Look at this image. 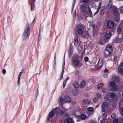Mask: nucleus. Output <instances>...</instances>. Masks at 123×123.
Returning a JSON list of instances; mask_svg holds the SVG:
<instances>
[{"label": "nucleus", "mask_w": 123, "mask_h": 123, "mask_svg": "<svg viewBox=\"0 0 123 123\" xmlns=\"http://www.w3.org/2000/svg\"><path fill=\"white\" fill-rule=\"evenodd\" d=\"M74 86L76 90H77L79 87V84L77 81L74 82Z\"/></svg>", "instance_id": "25"}, {"label": "nucleus", "mask_w": 123, "mask_h": 123, "mask_svg": "<svg viewBox=\"0 0 123 123\" xmlns=\"http://www.w3.org/2000/svg\"><path fill=\"white\" fill-rule=\"evenodd\" d=\"M58 111L56 112V117H55L56 118H61L62 117L64 112L63 111L61 110V109H59V108L58 107L57 109Z\"/></svg>", "instance_id": "5"}, {"label": "nucleus", "mask_w": 123, "mask_h": 123, "mask_svg": "<svg viewBox=\"0 0 123 123\" xmlns=\"http://www.w3.org/2000/svg\"><path fill=\"white\" fill-rule=\"evenodd\" d=\"M64 99L65 100V103L67 102L70 103L71 101L70 97L67 96H65L64 97Z\"/></svg>", "instance_id": "19"}, {"label": "nucleus", "mask_w": 123, "mask_h": 123, "mask_svg": "<svg viewBox=\"0 0 123 123\" xmlns=\"http://www.w3.org/2000/svg\"><path fill=\"white\" fill-rule=\"evenodd\" d=\"M90 102L87 99H83L81 101V103L83 105H87L89 104Z\"/></svg>", "instance_id": "20"}, {"label": "nucleus", "mask_w": 123, "mask_h": 123, "mask_svg": "<svg viewBox=\"0 0 123 123\" xmlns=\"http://www.w3.org/2000/svg\"><path fill=\"white\" fill-rule=\"evenodd\" d=\"M106 89L104 87L103 88L102 90V92L103 93H105L106 92Z\"/></svg>", "instance_id": "48"}, {"label": "nucleus", "mask_w": 123, "mask_h": 123, "mask_svg": "<svg viewBox=\"0 0 123 123\" xmlns=\"http://www.w3.org/2000/svg\"><path fill=\"white\" fill-rule=\"evenodd\" d=\"M87 110L88 111L91 112L92 114L93 113V108L89 107L87 108Z\"/></svg>", "instance_id": "34"}, {"label": "nucleus", "mask_w": 123, "mask_h": 123, "mask_svg": "<svg viewBox=\"0 0 123 123\" xmlns=\"http://www.w3.org/2000/svg\"><path fill=\"white\" fill-rule=\"evenodd\" d=\"M118 89V86L116 85L112 87V90L113 91H116Z\"/></svg>", "instance_id": "30"}, {"label": "nucleus", "mask_w": 123, "mask_h": 123, "mask_svg": "<svg viewBox=\"0 0 123 123\" xmlns=\"http://www.w3.org/2000/svg\"><path fill=\"white\" fill-rule=\"evenodd\" d=\"M117 57L114 56L113 59V60L115 62H116L117 60Z\"/></svg>", "instance_id": "61"}, {"label": "nucleus", "mask_w": 123, "mask_h": 123, "mask_svg": "<svg viewBox=\"0 0 123 123\" xmlns=\"http://www.w3.org/2000/svg\"><path fill=\"white\" fill-rule=\"evenodd\" d=\"M118 119L117 118L115 119L113 121V123H117L118 122Z\"/></svg>", "instance_id": "50"}, {"label": "nucleus", "mask_w": 123, "mask_h": 123, "mask_svg": "<svg viewBox=\"0 0 123 123\" xmlns=\"http://www.w3.org/2000/svg\"><path fill=\"white\" fill-rule=\"evenodd\" d=\"M120 18L119 16H117L115 17L114 18L115 21L117 22L118 23L119 21Z\"/></svg>", "instance_id": "35"}, {"label": "nucleus", "mask_w": 123, "mask_h": 123, "mask_svg": "<svg viewBox=\"0 0 123 123\" xmlns=\"http://www.w3.org/2000/svg\"><path fill=\"white\" fill-rule=\"evenodd\" d=\"M92 15V12L91 11L89 7H88V10L87 11L86 16H91Z\"/></svg>", "instance_id": "27"}, {"label": "nucleus", "mask_w": 123, "mask_h": 123, "mask_svg": "<svg viewBox=\"0 0 123 123\" xmlns=\"http://www.w3.org/2000/svg\"><path fill=\"white\" fill-rule=\"evenodd\" d=\"M108 69H107L106 68H105V70L104 71V72L105 73H107L108 72Z\"/></svg>", "instance_id": "63"}, {"label": "nucleus", "mask_w": 123, "mask_h": 123, "mask_svg": "<svg viewBox=\"0 0 123 123\" xmlns=\"http://www.w3.org/2000/svg\"><path fill=\"white\" fill-rule=\"evenodd\" d=\"M78 36H76L74 38V43L75 46L77 45L78 44Z\"/></svg>", "instance_id": "29"}, {"label": "nucleus", "mask_w": 123, "mask_h": 123, "mask_svg": "<svg viewBox=\"0 0 123 123\" xmlns=\"http://www.w3.org/2000/svg\"><path fill=\"white\" fill-rule=\"evenodd\" d=\"M104 84L103 83H101L99 84L98 86V88L99 89H101L103 86Z\"/></svg>", "instance_id": "36"}, {"label": "nucleus", "mask_w": 123, "mask_h": 123, "mask_svg": "<svg viewBox=\"0 0 123 123\" xmlns=\"http://www.w3.org/2000/svg\"><path fill=\"white\" fill-rule=\"evenodd\" d=\"M109 105L108 103L106 102H104L103 103L102 106V111L104 112L105 111V108H107Z\"/></svg>", "instance_id": "11"}, {"label": "nucleus", "mask_w": 123, "mask_h": 123, "mask_svg": "<svg viewBox=\"0 0 123 123\" xmlns=\"http://www.w3.org/2000/svg\"><path fill=\"white\" fill-rule=\"evenodd\" d=\"M119 121L120 123H123V118H119Z\"/></svg>", "instance_id": "52"}, {"label": "nucleus", "mask_w": 123, "mask_h": 123, "mask_svg": "<svg viewBox=\"0 0 123 123\" xmlns=\"http://www.w3.org/2000/svg\"><path fill=\"white\" fill-rule=\"evenodd\" d=\"M103 119H105L106 117L107 114L106 112H104L103 114Z\"/></svg>", "instance_id": "41"}, {"label": "nucleus", "mask_w": 123, "mask_h": 123, "mask_svg": "<svg viewBox=\"0 0 123 123\" xmlns=\"http://www.w3.org/2000/svg\"><path fill=\"white\" fill-rule=\"evenodd\" d=\"M118 94L120 97L123 96V89H121L119 90L118 91Z\"/></svg>", "instance_id": "26"}, {"label": "nucleus", "mask_w": 123, "mask_h": 123, "mask_svg": "<svg viewBox=\"0 0 123 123\" xmlns=\"http://www.w3.org/2000/svg\"><path fill=\"white\" fill-rule=\"evenodd\" d=\"M107 41V39H104L103 38L102 39H100L98 41V43L100 45H104L106 43Z\"/></svg>", "instance_id": "13"}, {"label": "nucleus", "mask_w": 123, "mask_h": 123, "mask_svg": "<svg viewBox=\"0 0 123 123\" xmlns=\"http://www.w3.org/2000/svg\"><path fill=\"white\" fill-rule=\"evenodd\" d=\"M89 60L88 58L87 57H85L84 58V61L86 62H87Z\"/></svg>", "instance_id": "53"}, {"label": "nucleus", "mask_w": 123, "mask_h": 123, "mask_svg": "<svg viewBox=\"0 0 123 123\" xmlns=\"http://www.w3.org/2000/svg\"><path fill=\"white\" fill-rule=\"evenodd\" d=\"M79 71H76L75 73V74L76 75H77L79 73Z\"/></svg>", "instance_id": "57"}, {"label": "nucleus", "mask_w": 123, "mask_h": 123, "mask_svg": "<svg viewBox=\"0 0 123 123\" xmlns=\"http://www.w3.org/2000/svg\"><path fill=\"white\" fill-rule=\"evenodd\" d=\"M103 64V60L102 58L99 59L97 65V68L98 69H100Z\"/></svg>", "instance_id": "8"}, {"label": "nucleus", "mask_w": 123, "mask_h": 123, "mask_svg": "<svg viewBox=\"0 0 123 123\" xmlns=\"http://www.w3.org/2000/svg\"><path fill=\"white\" fill-rule=\"evenodd\" d=\"M85 27L82 24L77 25L76 27V30L78 33L80 35H82L83 33Z\"/></svg>", "instance_id": "3"}, {"label": "nucleus", "mask_w": 123, "mask_h": 123, "mask_svg": "<svg viewBox=\"0 0 123 123\" xmlns=\"http://www.w3.org/2000/svg\"><path fill=\"white\" fill-rule=\"evenodd\" d=\"M71 63L72 64V66L75 68H78V64L79 62L76 59L72 58L71 60Z\"/></svg>", "instance_id": "6"}, {"label": "nucleus", "mask_w": 123, "mask_h": 123, "mask_svg": "<svg viewBox=\"0 0 123 123\" xmlns=\"http://www.w3.org/2000/svg\"><path fill=\"white\" fill-rule=\"evenodd\" d=\"M98 101V98L95 97L93 99V101L94 102H96Z\"/></svg>", "instance_id": "51"}, {"label": "nucleus", "mask_w": 123, "mask_h": 123, "mask_svg": "<svg viewBox=\"0 0 123 123\" xmlns=\"http://www.w3.org/2000/svg\"><path fill=\"white\" fill-rule=\"evenodd\" d=\"M107 25L108 28L111 29L114 26V23L111 21H109L107 23Z\"/></svg>", "instance_id": "10"}, {"label": "nucleus", "mask_w": 123, "mask_h": 123, "mask_svg": "<svg viewBox=\"0 0 123 123\" xmlns=\"http://www.w3.org/2000/svg\"><path fill=\"white\" fill-rule=\"evenodd\" d=\"M59 102L61 107L62 108H63V104L65 102V101L61 96L59 98Z\"/></svg>", "instance_id": "12"}, {"label": "nucleus", "mask_w": 123, "mask_h": 123, "mask_svg": "<svg viewBox=\"0 0 123 123\" xmlns=\"http://www.w3.org/2000/svg\"><path fill=\"white\" fill-rule=\"evenodd\" d=\"M121 102L120 100L119 104V110L122 116H123V107L122 108L120 106Z\"/></svg>", "instance_id": "16"}, {"label": "nucleus", "mask_w": 123, "mask_h": 123, "mask_svg": "<svg viewBox=\"0 0 123 123\" xmlns=\"http://www.w3.org/2000/svg\"><path fill=\"white\" fill-rule=\"evenodd\" d=\"M92 33L94 37L95 38L96 37V36H97V34L96 31H95L94 30H93L92 32Z\"/></svg>", "instance_id": "33"}, {"label": "nucleus", "mask_w": 123, "mask_h": 123, "mask_svg": "<svg viewBox=\"0 0 123 123\" xmlns=\"http://www.w3.org/2000/svg\"><path fill=\"white\" fill-rule=\"evenodd\" d=\"M30 26L29 25H27L26 26L22 35L23 40H25L28 38L30 33Z\"/></svg>", "instance_id": "1"}, {"label": "nucleus", "mask_w": 123, "mask_h": 123, "mask_svg": "<svg viewBox=\"0 0 123 123\" xmlns=\"http://www.w3.org/2000/svg\"><path fill=\"white\" fill-rule=\"evenodd\" d=\"M112 51L111 45V44L108 45L106 47V50L104 52L105 57H108L110 54L112 53Z\"/></svg>", "instance_id": "2"}, {"label": "nucleus", "mask_w": 123, "mask_h": 123, "mask_svg": "<svg viewBox=\"0 0 123 123\" xmlns=\"http://www.w3.org/2000/svg\"><path fill=\"white\" fill-rule=\"evenodd\" d=\"M31 10L32 11L33 10L34 8V5L33 3H31Z\"/></svg>", "instance_id": "38"}, {"label": "nucleus", "mask_w": 123, "mask_h": 123, "mask_svg": "<svg viewBox=\"0 0 123 123\" xmlns=\"http://www.w3.org/2000/svg\"><path fill=\"white\" fill-rule=\"evenodd\" d=\"M65 123H74L73 119L70 118H67L64 121Z\"/></svg>", "instance_id": "17"}, {"label": "nucleus", "mask_w": 123, "mask_h": 123, "mask_svg": "<svg viewBox=\"0 0 123 123\" xmlns=\"http://www.w3.org/2000/svg\"><path fill=\"white\" fill-rule=\"evenodd\" d=\"M76 1V0H73V2L72 4V11L73 10L74 8V7Z\"/></svg>", "instance_id": "39"}, {"label": "nucleus", "mask_w": 123, "mask_h": 123, "mask_svg": "<svg viewBox=\"0 0 123 123\" xmlns=\"http://www.w3.org/2000/svg\"><path fill=\"white\" fill-rule=\"evenodd\" d=\"M97 25L98 26H100L102 25V22L100 21H98L97 23Z\"/></svg>", "instance_id": "43"}, {"label": "nucleus", "mask_w": 123, "mask_h": 123, "mask_svg": "<svg viewBox=\"0 0 123 123\" xmlns=\"http://www.w3.org/2000/svg\"><path fill=\"white\" fill-rule=\"evenodd\" d=\"M111 34L112 33L111 32H109L106 33L105 37L106 38V39H107V41L110 38Z\"/></svg>", "instance_id": "22"}, {"label": "nucleus", "mask_w": 123, "mask_h": 123, "mask_svg": "<svg viewBox=\"0 0 123 123\" xmlns=\"http://www.w3.org/2000/svg\"><path fill=\"white\" fill-rule=\"evenodd\" d=\"M101 6V3H99L98 4V8H99L100 9Z\"/></svg>", "instance_id": "59"}, {"label": "nucleus", "mask_w": 123, "mask_h": 123, "mask_svg": "<svg viewBox=\"0 0 123 123\" xmlns=\"http://www.w3.org/2000/svg\"><path fill=\"white\" fill-rule=\"evenodd\" d=\"M83 1L84 3H86L88 2L89 0H83Z\"/></svg>", "instance_id": "64"}, {"label": "nucleus", "mask_w": 123, "mask_h": 123, "mask_svg": "<svg viewBox=\"0 0 123 123\" xmlns=\"http://www.w3.org/2000/svg\"><path fill=\"white\" fill-rule=\"evenodd\" d=\"M120 11L123 13V6H122L120 8Z\"/></svg>", "instance_id": "54"}, {"label": "nucleus", "mask_w": 123, "mask_h": 123, "mask_svg": "<svg viewBox=\"0 0 123 123\" xmlns=\"http://www.w3.org/2000/svg\"><path fill=\"white\" fill-rule=\"evenodd\" d=\"M56 53H55V56H54V66H55L56 64Z\"/></svg>", "instance_id": "44"}, {"label": "nucleus", "mask_w": 123, "mask_h": 123, "mask_svg": "<svg viewBox=\"0 0 123 123\" xmlns=\"http://www.w3.org/2000/svg\"><path fill=\"white\" fill-rule=\"evenodd\" d=\"M86 116V115L83 114H82L80 115V118L82 120H84L85 119Z\"/></svg>", "instance_id": "32"}, {"label": "nucleus", "mask_w": 123, "mask_h": 123, "mask_svg": "<svg viewBox=\"0 0 123 123\" xmlns=\"http://www.w3.org/2000/svg\"><path fill=\"white\" fill-rule=\"evenodd\" d=\"M123 40V34H122V37L121 38H117L115 39L116 43H121Z\"/></svg>", "instance_id": "24"}, {"label": "nucleus", "mask_w": 123, "mask_h": 123, "mask_svg": "<svg viewBox=\"0 0 123 123\" xmlns=\"http://www.w3.org/2000/svg\"><path fill=\"white\" fill-rule=\"evenodd\" d=\"M87 7L86 5L83 3L80 5V8L82 12H84L86 10Z\"/></svg>", "instance_id": "14"}, {"label": "nucleus", "mask_w": 123, "mask_h": 123, "mask_svg": "<svg viewBox=\"0 0 123 123\" xmlns=\"http://www.w3.org/2000/svg\"><path fill=\"white\" fill-rule=\"evenodd\" d=\"M111 117L112 118L114 119L116 117V115L114 113H112L111 114Z\"/></svg>", "instance_id": "42"}, {"label": "nucleus", "mask_w": 123, "mask_h": 123, "mask_svg": "<svg viewBox=\"0 0 123 123\" xmlns=\"http://www.w3.org/2000/svg\"><path fill=\"white\" fill-rule=\"evenodd\" d=\"M100 9L99 8H98V9L95 12L94 14V15L96 14L98 12H99V10Z\"/></svg>", "instance_id": "58"}, {"label": "nucleus", "mask_w": 123, "mask_h": 123, "mask_svg": "<svg viewBox=\"0 0 123 123\" xmlns=\"http://www.w3.org/2000/svg\"><path fill=\"white\" fill-rule=\"evenodd\" d=\"M109 93L107 92L104 97V100L108 102H110L111 101V100L109 98Z\"/></svg>", "instance_id": "15"}, {"label": "nucleus", "mask_w": 123, "mask_h": 123, "mask_svg": "<svg viewBox=\"0 0 123 123\" xmlns=\"http://www.w3.org/2000/svg\"><path fill=\"white\" fill-rule=\"evenodd\" d=\"M2 73L3 74H5L6 72V70L4 69H3L2 70Z\"/></svg>", "instance_id": "60"}, {"label": "nucleus", "mask_w": 123, "mask_h": 123, "mask_svg": "<svg viewBox=\"0 0 123 123\" xmlns=\"http://www.w3.org/2000/svg\"><path fill=\"white\" fill-rule=\"evenodd\" d=\"M105 10V6H103L100 11V13L101 15H103L104 14Z\"/></svg>", "instance_id": "21"}, {"label": "nucleus", "mask_w": 123, "mask_h": 123, "mask_svg": "<svg viewBox=\"0 0 123 123\" xmlns=\"http://www.w3.org/2000/svg\"><path fill=\"white\" fill-rule=\"evenodd\" d=\"M78 51H79L81 52L82 51V48L80 46H79L78 47Z\"/></svg>", "instance_id": "46"}, {"label": "nucleus", "mask_w": 123, "mask_h": 123, "mask_svg": "<svg viewBox=\"0 0 123 123\" xmlns=\"http://www.w3.org/2000/svg\"><path fill=\"white\" fill-rule=\"evenodd\" d=\"M86 84L85 81H81L80 83V87L81 88H83L84 87Z\"/></svg>", "instance_id": "28"}, {"label": "nucleus", "mask_w": 123, "mask_h": 123, "mask_svg": "<svg viewBox=\"0 0 123 123\" xmlns=\"http://www.w3.org/2000/svg\"><path fill=\"white\" fill-rule=\"evenodd\" d=\"M37 93H36L35 94V97L36 98H36H37V96H38V88L37 89Z\"/></svg>", "instance_id": "56"}, {"label": "nucleus", "mask_w": 123, "mask_h": 123, "mask_svg": "<svg viewBox=\"0 0 123 123\" xmlns=\"http://www.w3.org/2000/svg\"><path fill=\"white\" fill-rule=\"evenodd\" d=\"M58 107H56L54 109L51 111L50 112L49 114V117L47 118V120L50 121L49 117L52 118L54 116V113L55 114L56 112L58 111Z\"/></svg>", "instance_id": "4"}, {"label": "nucleus", "mask_w": 123, "mask_h": 123, "mask_svg": "<svg viewBox=\"0 0 123 123\" xmlns=\"http://www.w3.org/2000/svg\"><path fill=\"white\" fill-rule=\"evenodd\" d=\"M87 114L88 116H90L92 114L91 112L89 111L87 112Z\"/></svg>", "instance_id": "62"}, {"label": "nucleus", "mask_w": 123, "mask_h": 123, "mask_svg": "<svg viewBox=\"0 0 123 123\" xmlns=\"http://www.w3.org/2000/svg\"><path fill=\"white\" fill-rule=\"evenodd\" d=\"M68 52L69 54H72V52H71V49L70 47L69 48L68 50Z\"/></svg>", "instance_id": "55"}, {"label": "nucleus", "mask_w": 123, "mask_h": 123, "mask_svg": "<svg viewBox=\"0 0 123 123\" xmlns=\"http://www.w3.org/2000/svg\"><path fill=\"white\" fill-rule=\"evenodd\" d=\"M64 66H65V62H64V63L63 64V65L62 67V71L61 73V76L60 77V79L61 80L62 79L63 77V75L64 71Z\"/></svg>", "instance_id": "23"}, {"label": "nucleus", "mask_w": 123, "mask_h": 123, "mask_svg": "<svg viewBox=\"0 0 123 123\" xmlns=\"http://www.w3.org/2000/svg\"><path fill=\"white\" fill-rule=\"evenodd\" d=\"M117 30L118 34L120 33L121 31L122 32L123 31V20L121 21L117 28Z\"/></svg>", "instance_id": "7"}, {"label": "nucleus", "mask_w": 123, "mask_h": 123, "mask_svg": "<svg viewBox=\"0 0 123 123\" xmlns=\"http://www.w3.org/2000/svg\"><path fill=\"white\" fill-rule=\"evenodd\" d=\"M96 96L99 99H100L101 98V94L99 93H97L96 94Z\"/></svg>", "instance_id": "45"}, {"label": "nucleus", "mask_w": 123, "mask_h": 123, "mask_svg": "<svg viewBox=\"0 0 123 123\" xmlns=\"http://www.w3.org/2000/svg\"><path fill=\"white\" fill-rule=\"evenodd\" d=\"M117 82H119L120 80L119 77H115L114 79Z\"/></svg>", "instance_id": "49"}, {"label": "nucleus", "mask_w": 123, "mask_h": 123, "mask_svg": "<svg viewBox=\"0 0 123 123\" xmlns=\"http://www.w3.org/2000/svg\"><path fill=\"white\" fill-rule=\"evenodd\" d=\"M67 81V80H66V79L64 80L63 83V88H64L65 87Z\"/></svg>", "instance_id": "40"}, {"label": "nucleus", "mask_w": 123, "mask_h": 123, "mask_svg": "<svg viewBox=\"0 0 123 123\" xmlns=\"http://www.w3.org/2000/svg\"><path fill=\"white\" fill-rule=\"evenodd\" d=\"M109 85L110 86H112V87L115 85V83L114 81H112L110 82L109 83Z\"/></svg>", "instance_id": "37"}, {"label": "nucleus", "mask_w": 123, "mask_h": 123, "mask_svg": "<svg viewBox=\"0 0 123 123\" xmlns=\"http://www.w3.org/2000/svg\"><path fill=\"white\" fill-rule=\"evenodd\" d=\"M109 96L110 98L113 99L115 98L116 97V95L115 93H112L110 94Z\"/></svg>", "instance_id": "31"}, {"label": "nucleus", "mask_w": 123, "mask_h": 123, "mask_svg": "<svg viewBox=\"0 0 123 123\" xmlns=\"http://www.w3.org/2000/svg\"><path fill=\"white\" fill-rule=\"evenodd\" d=\"M112 8V11H113V14L114 16H119L120 14L117 8L115 6L114 8Z\"/></svg>", "instance_id": "9"}, {"label": "nucleus", "mask_w": 123, "mask_h": 123, "mask_svg": "<svg viewBox=\"0 0 123 123\" xmlns=\"http://www.w3.org/2000/svg\"><path fill=\"white\" fill-rule=\"evenodd\" d=\"M110 3L109 4H108L106 6V8L108 10H110L111 9L112 10V8L114 7L113 8L115 7V6L114 5H112L111 4V1H109Z\"/></svg>", "instance_id": "18"}, {"label": "nucleus", "mask_w": 123, "mask_h": 123, "mask_svg": "<svg viewBox=\"0 0 123 123\" xmlns=\"http://www.w3.org/2000/svg\"><path fill=\"white\" fill-rule=\"evenodd\" d=\"M23 70L21 72L19 73L18 76V78H20L21 75L23 73Z\"/></svg>", "instance_id": "47"}]
</instances>
